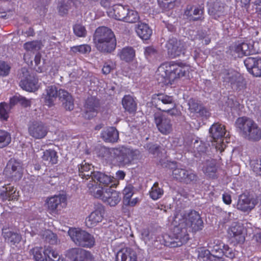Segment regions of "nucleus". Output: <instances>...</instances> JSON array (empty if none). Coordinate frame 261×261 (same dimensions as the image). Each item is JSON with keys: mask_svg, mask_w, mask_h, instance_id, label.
<instances>
[{"mask_svg": "<svg viewBox=\"0 0 261 261\" xmlns=\"http://www.w3.org/2000/svg\"><path fill=\"white\" fill-rule=\"evenodd\" d=\"M203 227V221L199 214L191 210L185 212L180 219V243H186L189 239L188 231H197Z\"/></svg>", "mask_w": 261, "mask_h": 261, "instance_id": "f257e3e1", "label": "nucleus"}, {"mask_svg": "<svg viewBox=\"0 0 261 261\" xmlns=\"http://www.w3.org/2000/svg\"><path fill=\"white\" fill-rule=\"evenodd\" d=\"M93 41L98 50L102 53H111L115 50L116 40L113 32L108 27H98L95 30Z\"/></svg>", "mask_w": 261, "mask_h": 261, "instance_id": "f03ea898", "label": "nucleus"}, {"mask_svg": "<svg viewBox=\"0 0 261 261\" xmlns=\"http://www.w3.org/2000/svg\"><path fill=\"white\" fill-rule=\"evenodd\" d=\"M236 126L246 140L255 142L261 139V128L252 119L245 116L239 117L236 121Z\"/></svg>", "mask_w": 261, "mask_h": 261, "instance_id": "7ed1b4c3", "label": "nucleus"}, {"mask_svg": "<svg viewBox=\"0 0 261 261\" xmlns=\"http://www.w3.org/2000/svg\"><path fill=\"white\" fill-rule=\"evenodd\" d=\"M59 97L62 102L64 108L66 110L71 111L74 109V99L71 95L63 89L58 90L55 85L48 86L45 90V94H44V102L46 105L51 107L54 105V102Z\"/></svg>", "mask_w": 261, "mask_h": 261, "instance_id": "20e7f679", "label": "nucleus"}, {"mask_svg": "<svg viewBox=\"0 0 261 261\" xmlns=\"http://www.w3.org/2000/svg\"><path fill=\"white\" fill-rule=\"evenodd\" d=\"M179 76V62L170 61L160 65L156 72V79L159 84L171 85Z\"/></svg>", "mask_w": 261, "mask_h": 261, "instance_id": "39448f33", "label": "nucleus"}, {"mask_svg": "<svg viewBox=\"0 0 261 261\" xmlns=\"http://www.w3.org/2000/svg\"><path fill=\"white\" fill-rule=\"evenodd\" d=\"M87 187L90 194L94 198L101 200L110 206H115L120 201V193L111 187H98L93 183H88Z\"/></svg>", "mask_w": 261, "mask_h": 261, "instance_id": "423d86ee", "label": "nucleus"}, {"mask_svg": "<svg viewBox=\"0 0 261 261\" xmlns=\"http://www.w3.org/2000/svg\"><path fill=\"white\" fill-rule=\"evenodd\" d=\"M68 234L71 241L76 245L86 248H91L95 245L94 237L79 228H69Z\"/></svg>", "mask_w": 261, "mask_h": 261, "instance_id": "0eeeda50", "label": "nucleus"}, {"mask_svg": "<svg viewBox=\"0 0 261 261\" xmlns=\"http://www.w3.org/2000/svg\"><path fill=\"white\" fill-rule=\"evenodd\" d=\"M31 251L35 261H59L60 259L58 252L49 246H44L43 249L35 247Z\"/></svg>", "mask_w": 261, "mask_h": 261, "instance_id": "6e6552de", "label": "nucleus"}, {"mask_svg": "<svg viewBox=\"0 0 261 261\" xmlns=\"http://www.w3.org/2000/svg\"><path fill=\"white\" fill-rule=\"evenodd\" d=\"M23 170L21 162L14 159H11L7 163L4 173L11 180L17 181L22 178Z\"/></svg>", "mask_w": 261, "mask_h": 261, "instance_id": "1a4fd4ad", "label": "nucleus"}, {"mask_svg": "<svg viewBox=\"0 0 261 261\" xmlns=\"http://www.w3.org/2000/svg\"><path fill=\"white\" fill-rule=\"evenodd\" d=\"M118 151L116 156V160L119 165L124 166L129 165L134 163V161L138 160L140 152L137 149L129 148H122Z\"/></svg>", "mask_w": 261, "mask_h": 261, "instance_id": "9d476101", "label": "nucleus"}, {"mask_svg": "<svg viewBox=\"0 0 261 261\" xmlns=\"http://www.w3.org/2000/svg\"><path fill=\"white\" fill-rule=\"evenodd\" d=\"M229 51L232 56L239 58L253 54L256 50L252 43L238 41L230 46Z\"/></svg>", "mask_w": 261, "mask_h": 261, "instance_id": "9b49d317", "label": "nucleus"}, {"mask_svg": "<svg viewBox=\"0 0 261 261\" xmlns=\"http://www.w3.org/2000/svg\"><path fill=\"white\" fill-rule=\"evenodd\" d=\"M47 126L41 121H33L28 124V133L35 139L44 138L47 134Z\"/></svg>", "mask_w": 261, "mask_h": 261, "instance_id": "f8f14e48", "label": "nucleus"}, {"mask_svg": "<svg viewBox=\"0 0 261 261\" xmlns=\"http://www.w3.org/2000/svg\"><path fill=\"white\" fill-rule=\"evenodd\" d=\"M22 79L19 82L20 87L29 92H35L39 89L38 79L29 73L27 70L22 71Z\"/></svg>", "mask_w": 261, "mask_h": 261, "instance_id": "ddd939ff", "label": "nucleus"}, {"mask_svg": "<svg viewBox=\"0 0 261 261\" xmlns=\"http://www.w3.org/2000/svg\"><path fill=\"white\" fill-rule=\"evenodd\" d=\"M106 213L105 206L101 204L95 205L94 210L91 213L86 220L88 227L92 228L96 226L103 219Z\"/></svg>", "mask_w": 261, "mask_h": 261, "instance_id": "4468645a", "label": "nucleus"}, {"mask_svg": "<svg viewBox=\"0 0 261 261\" xmlns=\"http://www.w3.org/2000/svg\"><path fill=\"white\" fill-rule=\"evenodd\" d=\"M66 256L72 261H93L94 257L90 251L81 248L69 249Z\"/></svg>", "mask_w": 261, "mask_h": 261, "instance_id": "2eb2a0df", "label": "nucleus"}, {"mask_svg": "<svg viewBox=\"0 0 261 261\" xmlns=\"http://www.w3.org/2000/svg\"><path fill=\"white\" fill-rule=\"evenodd\" d=\"M154 122L158 130L163 135H167L172 131V125L170 119L162 114L155 113L154 114Z\"/></svg>", "mask_w": 261, "mask_h": 261, "instance_id": "dca6fc26", "label": "nucleus"}, {"mask_svg": "<svg viewBox=\"0 0 261 261\" xmlns=\"http://www.w3.org/2000/svg\"><path fill=\"white\" fill-rule=\"evenodd\" d=\"M244 64L250 74L261 77V58L248 57L244 60Z\"/></svg>", "mask_w": 261, "mask_h": 261, "instance_id": "f3484780", "label": "nucleus"}, {"mask_svg": "<svg viewBox=\"0 0 261 261\" xmlns=\"http://www.w3.org/2000/svg\"><path fill=\"white\" fill-rule=\"evenodd\" d=\"M243 230L244 227L242 224L236 222L232 223L228 230L231 241L235 244L243 243L245 239Z\"/></svg>", "mask_w": 261, "mask_h": 261, "instance_id": "a211bd4d", "label": "nucleus"}, {"mask_svg": "<svg viewBox=\"0 0 261 261\" xmlns=\"http://www.w3.org/2000/svg\"><path fill=\"white\" fill-rule=\"evenodd\" d=\"M66 201V197L61 195H55L48 198L46 200L47 209L51 214H57L62 203H65Z\"/></svg>", "mask_w": 261, "mask_h": 261, "instance_id": "6ab92c4d", "label": "nucleus"}, {"mask_svg": "<svg viewBox=\"0 0 261 261\" xmlns=\"http://www.w3.org/2000/svg\"><path fill=\"white\" fill-rule=\"evenodd\" d=\"M99 106V100L95 97H88L84 104L86 117H87L88 119H91L95 116L97 113Z\"/></svg>", "mask_w": 261, "mask_h": 261, "instance_id": "aec40b11", "label": "nucleus"}, {"mask_svg": "<svg viewBox=\"0 0 261 261\" xmlns=\"http://www.w3.org/2000/svg\"><path fill=\"white\" fill-rule=\"evenodd\" d=\"M169 58H175L179 55V41L176 38H169L165 45Z\"/></svg>", "mask_w": 261, "mask_h": 261, "instance_id": "412c9836", "label": "nucleus"}, {"mask_svg": "<svg viewBox=\"0 0 261 261\" xmlns=\"http://www.w3.org/2000/svg\"><path fill=\"white\" fill-rule=\"evenodd\" d=\"M184 143L186 145L190 146L192 148V151L194 152L204 153L207 149L204 143H202L201 141L198 140L192 135L188 136L185 139Z\"/></svg>", "mask_w": 261, "mask_h": 261, "instance_id": "4be33fe9", "label": "nucleus"}, {"mask_svg": "<svg viewBox=\"0 0 261 261\" xmlns=\"http://www.w3.org/2000/svg\"><path fill=\"white\" fill-rule=\"evenodd\" d=\"M116 261H137V253L129 247L121 248L117 253Z\"/></svg>", "mask_w": 261, "mask_h": 261, "instance_id": "5701e85b", "label": "nucleus"}, {"mask_svg": "<svg viewBox=\"0 0 261 261\" xmlns=\"http://www.w3.org/2000/svg\"><path fill=\"white\" fill-rule=\"evenodd\" d=\"M225 132L224 125L218 123L213 124L209 129V133L212 139L211 141L221 143Z\"/></svg>", "mask_w": 261, "mask_h": 261, "instance_id": "b1692460", "label": "nucleus"}, {"mask_svg": "<svg viewBox=\"0 0 261 261\" xmlns=\"http://www.w3.org/2000/svg\"><path fill=\"white\" fill-rule=\"evenodd\" d=\"M3 190L0 192V199L4 201L8 200H17L19 198V192L17 191L16 188L10 185H7L3 187Z\"/></svg>", "mask_w": 261, "mask_h": 261, "instance_id": "393cba45", "label": "nucleus"}, {"mask_svg": "<svg viewBox=\"0 0 261 261\" xmlns=\"http://www.w3.org/2000/svg\"><path fill=\"white\" fill-rule=\"evenodd\" d=\"M92 174V180L89 183H93L98 187L107 188L106 186L111 182V177L103 173L93 171Z\"/></svg>", "mask_w": 261, "mask_h": 261, "instance_id": "a878e982", "label": "nucleus"}, {"mask_svg": "<svg viewBox=\"0 0 261 261\" xmlns=\"http://www.w3.org/2000/svg\"><path fill=\"white\" fill-rule=\"evenodd\" d=\"M189 110L191 113L198 114L199 116L205 117L210 116V113L202 105L193 98H190L188 102Z\"/></svg>", "mask_w": 261, "mask_h": 261, "instance_id": "bb28decb", "label": "nucleus"}, {"mask_svg": "<svg viewBox=\"0 0 261 261\" xmlns=\"http://www.w3.org/2000/svg\"><path fill=\"white\" fill-rule=\"evenodd\" d=\"M57 152L53 149H46L41 156L42 161L47 166H51L58 162Z\"/></svg>", "mask_w": 261, "mask_h": 261, "instance_id": "cd10ccee", "label": "nucleus"}, {"mask_svg": "<svg viewBox=\"0 0 261 261\" xmlns=\"http://www.w3.org/2000/svg\"><path fill=\"white\" fill-rule=\"evenodd\" d=\"M256 204V201L255 199L243 196L239 198L237 207L241 211L249 212L254 207Z\"/></svg>", "mask_w": 261, "mask_h": 261, "instance_id": "c85d7f7f", "label": "nucleus"}, {"mask_svg": "<svg viewBox=\"0 0 261 261\" xmlns=\"http://www.w3.org/2000/svg\"><path fill=\"white\" fill-rule=\"evenodd\" d=\"M101 138L106 142L115 143L119 139V133L115 127H109L101 132Z\"/></svg>", "mask_w": 261, "mask_h": 261, "instance_id": "c756f323", "label": "nucleus"}, {"mask_svg": "<svg viewBox=\"0 0 261 261\" xmlns=\"http://www.w3.org/2000/svg\"><path fill=\"white\" fill-rule=\"evenodd\" d=\"M203 9L197 7L188 6L185 11V15L190 20L197 21L202 20Z\"/></svg>", "mask_w": 261, "mask_h": 261, "instance_id": "7c9ffc66", "label": "nucleus"}, {"mask_svg": "<svg viewBox=\"0 0 261 261\" xmlns=\"http://www.w3.org/2000/svg\"><path fill=\"white\" fill-rule=\"evenodd\" d=\"M122 105L125 111L129 114H135L137 109V103L134 97L125 95L122 99Z\"/></svg>", "mask_w": 261, "mask_h": 261, "instance_id": "2f4dec72", "label": "nucleus"}, {"mask_svg": "<svg viewBox=\"0 0 261 261\" xmlns=\"http://www.w3.org/2000/svg\"><path fill=\"white\" fill-rule=\"evenodd\" d=\"M123 203L124 205L133 207L138 202L139 199L138 198L131 199L134 194L133 187H126L123 190Z\"/></svg>", "mask_w": 261, "mask_h": 261, "instance_id": "473e14b6", "label": "nucleus"}, {"mask_svg": "<svg viewBox=\"0 0 261 261\" xmlns=\"http://www.w3.org/2000/svg\"><path fill=\"white\" fill-rule=\"evenodd\" d=\"M136 32L137 35L142 40H148L152 33V29L148 24L139 23L136 27Z\"/></svg>", "mask_w": 261, "mask_h": 261, "instance_id": "72a5a7b5", "label": "nucleus"}, {"mask_svg": "<svg viewBox=\"0 0 261 261\" xmlns=\"http://www.w3.org/2000/svg\"><path fill=\"white\" fill-rule=\"evenodd\" d=\"M204 174L210 178H215L217 177L216 161L210 160L206 161L202 168Z\"/></svg>", "mask_w": 261, "mask_h": 261, "instance_id": "f704fd0d", "label": "nucleus"}, {"mask_svg": "<svg viewBox=\"0 0 261 261\" xmlns=\"http://www.w3.org/2000/svg\"><path fill=\"white\" fill-rule=\"evenodd\" d=\"M153 102L155 104V108L158 109V108H161L160 107V102L163 104H173V99L172 96L167 95L163 93L154 94L152 95Z\"/></svg>", "mask_w": 261, "mask_h": 261, "instance_id": "c9c22d12", "label": "nucleus"}, {"mask_svg": "<svg viewBox=\"0 0 261 261\" xmlns=\"http://www.w3.org/2000/svg\"><path fill=\"white\" fill-rule=\"evenodd\" d=\"M118 55L121 60L126 62H130L135 58L136 52L132 47L127 46L123 48Z\"/></svg>", "mask_w": 261, "mask_h": 261, "instance_id": "e433bc0d", "label": "nucleus"}, {"mask_svg": "<svg viewBox=\"0 0 261 261\" xmlns=\"http://www.w3.org/2000/svg\"><path fill=\"white\" fill-rule=\"evenodd\" d=\"M3 237L5 241L11 245L19 243L21 240V236L20 233L6 229L3 231Z\"/></svg>", "mask_w": 261, "mask_h": 261, "instance_id": "4c0bfd02", "label": "nucleus"}, {"mask_svg": "<svg viewBox=\"0 0 261 261\" xmlns=\"http://www.w3.org/2000/svg\"><path fill=\"white\" fill-rule=\"evenodd\" d=\"M91 164L87 163L85 161L82 162L81 164L78 165L79 174L83 179L86 180L92 178V173L93 172L90 170L92 168Z\"/></svg>", "mask_w": 261, "mask_h": 261, "instance_id": "58836bf2", "label": "nucleus"}, {"mask_svg": "<svg viewBox=\"0 0 261 261\" xmlns=\"http://www.w3.org/2000/svg\"><path fill=\"white\" fill-rule=\"evenodd\" d=\"M224 75L223 76L224 81L226 82L230 83L232 85L239 86V83L241 82L242 80L239 73L235 71L227 72L226 73H223Z\"/></svg>", "mask_w": 261, "mask_h": 261, "instance_id": "ea45409f", "label": "nucleus"}, {"mask_svg": "<svg viewBox=\"0 0 261 261\" xmlns=\"http://www.w3.org/2000/svg\"><path fill=\"white\" fill-rule=\"evenodd\" d=\"M180 181L186 184H189L191 182L197 180V176L192 170H185L180 169Z\"/></svg>", "mask_w": 261, "mask_h": 261, "instance_id": "a19ab883", "label": "nucleus"}, {"mask_svg": "<svg viewBox=\"0 0 261 261\" xmlns=\"http://www.w3.org/2000/svg\"><path fill=\"white\" fill-rule=\"evenodd\" d=\"M128 6L118 5L113 7V16L116 20L124 21Z\"/></svg>", "mask_w": 261, "mask_h": 261, "instance_id": "79ce46f5", "label": "nucleus"}, {"mask_svg": "<svg viewBox=\"0 0 261 261\" xmlns=\"http://www.w3.org/2000/svg\"><path fill=\"white\" fill-rule=\"evenodd\" d=\"M225 245L223 244L221 241L217 239L211 240L210 242L208 243V247L210 249H211V254H217L219 256V254H222L223 246Z\"/></svg>", "mask_w": 261, "mask_h": 261, "instance_id": "37998d69", "label": "nucleus"}, {"mask_svg": "<svg viewBox=\"0 0 261 261\" xmlns=\"http://www.w3.org/2000/svg\"><path fill=\"white\" fill-rule=\"evenodd\" d=\"M159 8L163 11H168L173 9L177 4V0H157Z\"/></svg>", "mask_w": 261, "mask_h": 261, "instance_id": "c03bdc74", "label": "nucleus"}, {"mask_svg": "<svg viewBox=\"0 0 261 261\" xmlns=\"http://www.w3.org/2000/svg\"><path fill=\"white\" fill-rule=\"evenodd\" d=\"M58 4V9L60 15L63 16L68 13L72 3V0H57Z\"/></svg>", "mask_w": 261, "mask_h": 261, "instance_id": "a18cd8bd", "label": "nucleus"}, {"mask_svg": "<svg viewBox=\"0 0 261 261\" xmlns=\"http://www.w3.org/2000/svg\"><path fill=\"white\" fill-rule=\"evenodd\" d=\"M13 6L11 1L0 0V17L5 18L6 13L11 11Z\"/></svg>", "mask_w": 261, "mask_h": 261, "instance_id": "49530a36", "label": "nucleus"}, {"mask_svg": "<svg viewBox=\"0 0 261 261\" xmlns=\"http://www.w3.org/2000/svg\"><path fill=\"white\" fill-rule=\"evenodd\" d=\"M126 13V14L123 21L124 22L128 23H135L140 19L138 12L135 10L129 9L128 7Z\"/></svg>", "mask_w": 261, "mask_h": 261, "instance_id": "de8ad7c7", "label": "nucleus"}, {"mask_svg": "<svg viewBox=\"0 0 261 261\" xmlns=\"http://www.w3.org/2000/svg\"><path fill=\"white\" fill-rule=\"evenodd\" d=\"M11 137L7 131L0 129V148L7 147L11 143Z\"/></svg>", "mask_w": 261, "mask_h": 261, "instance_id": "09e8293b", "label": "nucleus"}, {"mask_svg": "<svg viewBox=\"0 0 261 261\" xmlns=\"http://www.w3.org/2000/svg\"><path fill=\"white\" fill-rule=\"evenodd\" d=\"M164 191L159 187V183L155 182L149 191V195L151 198L153 200H157L163 195Z\"/></svg>", "mask_w": 261, "mask_h": 261, "instance_id": "8fccbe9b", "label": "nucleus"}, {"mask_svg": "<svg viewBox=\"0 0 261 261\" xmlns=\"http://www.w3.org/2000/svg\"><path fill=\"white\" fill-rule=\"evenodd\" d=\"M70 50L73 53H79L81 54H87L90 53L91 47L89 44H84L73 46L71 47Z\"/></svg>", "mask_w": 261, "mask_h": 261, "instance_id": "3c124183", "label": "nucleus"}, {"mask_svg": "<svg viewBox=\"0 0 261 261\" xmlns=\"http://www.w3.org/2000/svg\"><path fill=\"white\" fill-rule=\"evenodd\" d=\"M224 7L219 2L215 1L210 4L208 11L212 14L219 15L223 12Z\"/></svg>", "mask_w": 261, "mask_h": 261, "instance_id": "603ef678", "label": "nucleus"}, {"mask_svg": "<svg viewBox=\"0 0 261 261\" xmlns=\"http://www.w3.org/2000/svg\"><path fill=\"white\" fill-rule=\"evenodd\" d=\"M40 42L37 40H33L25 42L23 44V47L27 51H33L39 50L40 48Z\"/></svg>", "mask_w": 261, "mask_h": 261, "instance_id": "864d4df0", "label": "nucleus"}, {"mask_svg": "<svg viewBox=\"0 0 261 261\" xmlns=\"http://www.w3.org/2000/svg\"><path fill=\"white\" fill-rule=\"evenodd\" d=\"M166 167L172 170V175L174 178L178 179L179 174V169L177 168V162L174 161H167Z\"/></svg>", "mask_w": 261, "mask_h": 261, "instance_id": "5fc2aeb1", "label": "nucleus"}, {"mask_svg": "<svg viewBox=\"0 0 261 261\" xmlns=\"http://www.w3.org/2000/svg\"><path fill=\"white\" fill-rule=\"evenodd\" d=\"M8 104L5 102L0 103V120H7L9 118V112L7 110Z\"/></svg>", "mask_w": 261, "mask_h": 261, "instance_id": "6e6d98bb", "label": "nucleus"}, {"mask_svg": "<svg viewBox=\"0 0 261 261\" xmlns=\"http://www.w3.org/2000/svg\"><path fill=\"white\" fill-rule=\"evenodd\" d=\"M75 35L79 37H84L87 34V31L84 26L81 24H76L73 27Z\"/></svg>", "mask_w": 261, "mask_h": 261, "instance_id": "4d7b16f0", "label": "nucleus"}, {"mask_svg": "<svg viewBox=\"0 0 261 261\" xmlns=\"http://www.w3.org/2000/svg\"><path fill=\"white\" fill-rule=\"evenodd\" d=\"M45 240L47 243L51 245H55L58 243V237L56 234L51 231H46L45 233Z\"/></svg>", "mask_w": 261, "mask_h": 261, "instance_id": "13d9d810", "label": "nucleus"}, {"mask_svg": "<svg viewBox=\"0 0 261 261\" xmlns=\"http://www.w3.org/2000/svg\"><path fill=\"white\" fill-rule=\"evenodd\" d=\"M10 66L5 61H0V76H6L10 72Z\"/></svg>", "mask_w": 261, "mask_h": 261, "instance_id": "bf43d9fd", "label": "nucleus"}, {"mask_svg": "<svg viewBox=\"0 0 261 261\" xmlns=\"http://www.w3.org/2000/svg\"><path fill=\"white\" fill-rule=\"evenodd\" d=\"M144 55L147 59L153 57L155 58L158 55V51L153 46H147L145 48Z\"/></svg>", "mask_w": 261, "mask_h": 261, "instance_id": "052dcab7", "label": "nucleus"}, {"mask_svg": "<svg viewBox=\"0 0 261 261\" xmlns=\"http://www.w3.org/2000/svg\"><path fill=\"white\" fill-rule=\"evenodd\" d=\"M222 254L226 257L231 259L235 257L236 252L228 245L223 246Z\"/></svg>", "mask_w": 261, "mask_h": 261, "instance_id": "680f3d73", "label": "nucleus"}, {"mask_svg": "<svg viewBox=\"0 0 261 261\" xmlns=\"http://www.w3.org/2000/svg\"><path fill=\"white\" fill-rule=\"evenodd\" d=\"M253 171L261 176V159L256 160L252 164Z\"/></svg>", "mask_w": 261, "mask_h": 261, "instance_id": "e2e57ef3", "label": "nucleus"}, {"mask_svg": "<svg viewBox=\"0 0 261 261\" xmlns=\"http://www.w3.org/2000/svg\"><path fill=\"white\" fill-rule=\"evenodd\" d=\"M113 68V63L111 61L105 62L102 68V73L104 74H109Z\"/></svg>", "mask_w": 261, "mask_h": 261, "instance_id": "0e129e2a", "label": "nucleus"}, {"mask_svg": "<svg viewBox=\"0 0 261 261\" xmlns=\"http://www.w3.org/2000/svg\"><path fill=\"white\" fill-rule=\"evenodd\" d=\"M173 106L172 108L169 109H163L162 108H158V109L160 111L167 112L171 115H175L177 114V110L174 108L175 105L174 103L172 104Z\"/></svg>", "mask_w": 261, "mask_h": 261, "instance_id": "69168bd1", "label": "nucleus"}, {"mask_svg": "<svg viewBox=\"0 0 261 261\" xmlns=\"http://www.w3.org/2000/svg\"><path fill=\"white\" fill-rule=\"evenodd\" d=\"M19 103L23 107L27 108L31 106V102L30 100L27 99L24 97L19 95Z\"/></svg>", "mask_w": 261, "mask_h": 261, "instance_id": "338daca9", "label": "nucleus"}, {"mask_svg": "<svg viewBox=\"0 0 261 261\" xmlns=\"http://www.w3.org/2000/svg\"><path fill=\"white\" fill-rule=\"evenodd\" d=\"M19 96L15 95L12 97L10 98L9 105L11 107H12L17 103H19Z\"/></svg>", "mask_w": 261, "mask_h": 261, "instance_id": "774afa93", "label": "nucleus"}]
</instances>
